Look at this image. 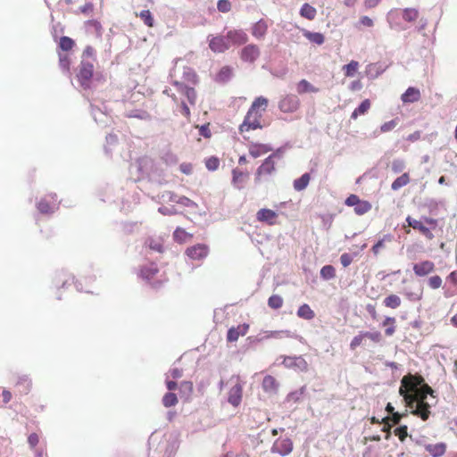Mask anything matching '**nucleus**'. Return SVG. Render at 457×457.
<instances>
[{"mask_svg": "<svg viewBox=\"0 0 457 457\" xmlns=\"http://www.w3.org/2000/svg\"><path fill=\"white\" fill-rule=\"evenodd\" d=\"M436 391L428 384H424L421 388L415 393H409L402 386L399 388V394L403 397L407 406L411 409V413L420 417L422 420H427L430 416V408L436 404V402L429 403L426 401L428 395L436 398Z\"/></svg>", "mask_w": 457, "mask_h": 457, "instance_id": "1", "label": "nucleus"}, {"mask_svg": "<svg viewBox=\"0 0 457 457\" xmlns=\"http://www.w3.org/2000/svg\"><path fill=\"white\" fill-rule=\"evenodd\" d=\"M256 217L258 220L272 225L275 223L277 213L270 209L262 208L257 212Z\"/></svg>", "mask_w": 457, "mask_h": 457, "instance_id": "21", "label": "nucleus"}, {"mask_svg": "<svg viewBox=\"0 0 457 457\" xmlns=\"http://www.w3.org/2000/svg\"><path fill=\"white\" fill-rule=\"evenodd\" d=\"M384 304L388 308L395 309L400 306L401 299L396 295H390L385 298Z\"/></svg>", "mask_w": 457, "mask_h": 457, "instance_id": "44", "label": "nucleus"}, {"mask_svg": "<svg viewBox=\"0 0 457 457\" xmlns=\"http://www.w3.org/2000/svg\"><path fill=\"white\" fill-rule=\"evenodd\" d=\"M281 333L286 334L287 337H294L295 338L298 339L301 343H303L304 339L303 337L295 335L292 336L290 331H265L263 334H259L256 337H247V340L250 343H259L263 341L264 339H268L270 337H278Z\"/></svg>", "mask_w": 457, "mask_h": 457, "instance_id": "6", "label": "nucleus"}, {"mask_svg": "<svg viewBox=\"0 0 457 457\" xmlns=\"http://www.w3.org/2000/svg\"><path fill=\"white\" fill-rule=\"evenodd\" d=\"M410 182V177L408 173H403L400 177L396 178L392 185L391 189L394 191H397L403 187L406 186Z\"/></svg>", "mask_w": 457, "mask_h": 457, "instance_id": "34", "label": "nucleus"}, {"mask_svg": "<svg viewBox=\"0 0 457 457\" xmlns=\"http://www.w3.org/2000/svg\"><path fill=\"white\" fill-rule=\"evenodd\" d=\"M356 255H357V253H353V254H350L347 253H343L340 256V262L343 265V267H345V268L348 267L352 263L353 257Z\"/></svg>", "mask_w": 457, "mask_h": 457, "instance_id": "60", "label": "nucleus"}, {"mask_svg": "<svg viewBox=\"0 0 457 457\" xmlns=\"http://www.w3.org/2000/svg\"><path fill=\"white\" fill-rule=\"evenodd\" d=\"M248 177V172H244L238 169H234L232 170V185L237 189H242L245 187V183Z\"/></svg>", "mask_w": 457, "mask_h": 457, "instance_id": "19", "label": "nucleus"}, {"mask_svg": "<svg viewBox=\"0 0 457 457\" xmlns=\"http://www.w3.org/2000/svg\"><path fill=\"white\" fill-rule=\"evenodd\" d=\"M31 382L27 376L19 378L16 383V388L21 395H27L30 390Z\"/></svg>", "mask_w": 457, "mask_h": 457, "instance_id": "31", "label": "nucleus"}, {"mask_svg": "<svg viewBox=\"0 0 457 457\" xmlns=\"http://www.w3.org/2000/svg\"><path fill=\"white\" fill-rule=\"evenodd\" d=\"M424 206L428 208L429 213L436 215L439 207H445V201L444 199L427 198Z\"/></svg>", "mask_w": 457, "mask_h": 457, "instance_id": "26", "label": "nucleus"}, {"mask_svg": "<svg viewBox=\"0 0 457 457\" xmlns=\"http://www.w3.org/2000/svg\"><path fill=\"white\" fill-rule=\"evenodd\" d=\"M419 17V11L415 8H405L403 10V19L408 22L414 21Z\"/></svg>", "mask_w": 457, "mask_h": 457, "instance_id": "41", "label": "nucleus"}, {"mask_svg": "<svg viewBox=\"0 0 457 457\" xmlns=\"http://www.w3.org/2000/svg\"><path fill=\"white\" fill-rule=\"evenodd\" d=\"M320 277L324 280H329L336 277V270L332 265H325L320 270Z\"/></svg>", "mask_w": 457, "mask_h": 457, "instance_id": "42", "label": "nucleus"}, {"mask_svg": "<svg viewBox=\"0 0 457 457\" xmlns=\"http://www.w3.org/2000/svg\"><path fill=\"white\" fill-rule=\"evenodd\" d=\"M232 77V70L228 66L222 67L219 73L216 76V80L218 82L226 83Z\"/></svg>", "mask_w": 457, "mask_h": 457, "instance_id": "36", "label": "nucleus"}, {"mask_svg": "<svg viewBox=\"0 0 457 457\" xmlns=\"http://www.w3.org/2000/svg\"><path fill=\"white\" fill-rule=\"evenodd\" d=\"M60 202L57 201L56 194H50L40 199L37 204V208L42 214L54 213L59 208Z\"/></svg>", "mask_w": 457, "mask_h": 457, "instance_id": "3", "label": "nucleus"}, {"mask_svg": "<svg viewBox=\"0 0 457 457\" xmlns=\"http://www.w3.org/2000/svg\"><path fill=\"white\" fill-rule=\"evenodd\" d=\"M394 13H395V12H394V11H390V12L387 13V21H388V22H389L390 28H391V29H396V30H398V31L405 29V28H404V27H403L401 24H399V23H397V22H394V21H393V19H394Z\"/></svg>", "mask_w": 457, "mask_h": 457, "instance_id": "61", "label": "nucleus"}, {"mask_svg": "<svg viewBox=\"0 0 457 457\" xmlns=\"http://www.w3.org/2000/svg\"><path fill=\"white\" fill-rule=\"evenodd\" d=\"M209 247L204 244H196L186 250V254L192 260H203L207 257Z\"/></svg>", "mask_w": 457, "mask_h": 457, "instance_id": "10", "label": "nucleus"}, {"mask_svg": "<svg viewBox=\"0 0 457 457\" xmlns=\"http://www.w3.org/2000/svg\"><path fill=\"white\" fill-rule=\"evenodd\" d=\"M71 278V280H74V277L66 274L64 271H62L56 275L55 280L56 284L62 283V287H65L68 285H70L69 280Z\"/></svg>", "mask_w": 457, "mask_h": 457, "instance_id": "49", "label": "nucleus"}, {"mask_svg": "<svg viewBox=\"0 0 457 457\" xmlns=\"http://www.w3.org/2000/svg\"><path fill=\"white\" fill-rule=\"evenodd\" d=\"M276 168H275V162H274V160L268 156L264 161L262 163L261 166H259V168L257 169L256 170V178L255 179L258 180L259 179V177L261 175H270L271 173H273L275 171Z\"/></svg>", "mask_w": 457, "mask_h": 457, "instance_id": "17", "label": "nucleus"}, {"mask_svg": "<svg viewBox=\"0 0 457 457\" xmlns=\"http://www.w3.org/2000/svg\"><path fill=\"white\" fill-rule=\"evenodd\" d=\"M364 335H365L364 331H361V332H359L358 335H356L352 339V341L350 343L351 350H355L358 346H360L363 343V340L366 338V337Z\"/></svg>", "mask_w": 457, "mask_h": 457, "instance_id": "52", "label": "nucleus"}, {"mask_svg": "<svg viewBox=\"0 0 457 457\" xmlns=\"http://www.w3.org/2000/svg\"><path fill=\"white\" fill-rule=\"evenodd\" d=\"M297 316L303 320H311L315 317V313L307 303H303L298 308Z\"/></svg>", "mask_w": 457, "mask_h": 457, "instance_id": "32", "label": "nucleus"}, {"mask_svg": "<svg viewBox=\"0 0 457 457\" xmlns=\"http://www.w3.org/2000/svg\"><path fill=\"white\" fill-rule=\"evenodd\" d=\"M406 415H407V412L402 414L398 411H395V412H393L392 414H390L389 418L388 417L384 418L383 420L384 421L390 420L392 422L391 426H395V425L399 424L401 421V419Z\"/></svg>", "mask_w": 457, "mask_h": 457, "instance_id": "56", "label": "nucleus"}, {"mask_svg": "<svg viewBox=\"0 0 457 457\" xmlns=\"http://www.w3.org/2000/svg\"><path fill=\"white\" fill-rule=\"evenodd\" d=\"M243 386L240 383H237L228 392V402L234 407L240 405L242 402Z\"/></svg>", "mask_w": 457, "mask_h": 457, "instance_id": "14", "label": "nucleus"}, {"mask_svg": "<svg viewBox=\"0 0 457 457\" xmlns=\"http://www.w3.org/2000/svg\"><path fill=\"white\" fill-rule=\"evenodd\" d=\"M364 334L366 338H369L375 343H379L382 340V335L379 331H364Z\"/></svg>", "mask_w": 457, "mask_h": 457, "instance_id": "62", "label": "nucleus"}, {"mask_svg": "<svg viewBox=\"0 0 457 457\" xmlns=\"http://www.w3.org/2000/svg\"><path fill=\"white\" fill-rule=\"evenodd\" d=\"M178 204L189 208L197 207V204L187 196H179L178 198Z\"/></svg>", "mask_w": 457, "mask_h": 457, "instance_id": "58", "label": "nucleus"}, {"mask_svg": "<svg viewBox=\"0 0 457 457\" xmlns=\"http://www.w3.org/2000/svg\"><path fill=\"white\" fill-rule=\"evenodd\" d=\"M311 180V176L309 173H303L300 178L296 179L293 182L294 189L297 192L304 190Z\"/></svg>", "mask_w": 457, "mask_h": 457, "instance_id": "28", "label": "nucleus"}, {"mask_svg": "<svg viewBox=\"0 0 457 457\" xmlns=\"http://www.w3.org/2000/svg\"><path fill=\"white\" fill-rule=\"evenodd\" d=\"M267 105H268V99L265 98L264 96H259V97L255 98V100L253 102L249 110H251L253 112H258L257 108H260L262 106L265 109V107Z\"/></svg>", "mask_w": 457, "mask_h": 457, "instance_id": "50", "label": "nucleus"}, {"mask_svg": "<svg viewBox=\"0 0 457 457\" xmlns=\"http://www.w3.org/2000/svg\"><path fill=\"white\" fill-rule=\"evenodd\" d=\"M428 285L433 289H437L442 285V278L438 275L432 276L428 278Z\"/></svg>", "mask_w": 457, "mask_h": 457, "instance_id": "63", "label": "nucleus"}, {"mask_svg": "<svg viewBox=\"0 0 457 457\" xmlns=\"http://www.w3.org/2000/svg\"><path fill=\"white\" fill-rule=\"evenodd\" d=\"M370 107V101L369 99L363 100L357 108L351 114L352 119H356L359 115H362L368 112Z\"/></svg>", "mask_w": 457, "mask_h": 457, "instance_id": "35", "label": "nucleus"}, {"mask_svg": "<svg viewBox=\"0 0 457 457\" xmlns=\"http://www.w3.org/2000/svg\"><path fill=\"white\" fill-rule=\"evenodd\" d=\"M270 151H273V148L270 145L266 144L251 143L249 146V154L253 158H257Z\"/></svg>", "mask_w": 457, "mask_h": 457, "instance_id": "20", "label": "nucleus"}, {"mask_svg": "<svg viewBox=\"0 0 457 457\" xmlns=\"http://www.w3.org/2000/svg\"><path fill=\"white\" fill-rule=\"evenodd\" d=\"M405 168V162L401 159H395L391 164V170L394 173H401Z\"/></svg>", "mask_w": 457, "mask_h": 457, "instance_id": "55", "label": "nucleus"}, {"mask_svg": "<svg viewBox=\"0 0 457 457\" xmlns=\"http://www.w3.org/2000/svg\"><path fill=\"white\" fill-rule=\"evenodd\" d=\"M268 30V25L262 19L255 22L252 27V35L257 38L262 39L265 37Z\"/></svg>", "mask_w": 457, "mask_h": 457, "instance_id": "22", "label": "nucleus"}, {"mask_svg": "<svg viewBox=\"0 0 457 457\" xmlns=\"http://www.w3.org/2000/svg\"><path fill=\"white\" fill-rule=\"evenodd\" d=\"M249 328V325L246 323L238 325L237 328L232 327L228 330L227 340L228 342H236L239 336H245Z\"/></svg>", "mask_w": 457, "mask_h": 457, "instance_id": "16", "label": "nucleus"}, {"mask_svg": "<svg viewBox=\"0 0 457 457\" xmlns=\"http://www.w3.org/2000/svg\"><path fill=\"white\" fill-rule=\"evenodd\" d=\"M303 35L310 42L319 45V46L322 45L325 41L324 35L320 32H312L307 29H303Z\"/></svg>", "mask_w": 457, "mask_h": 457, "instance_id": "29", "label": "nucleus"}, {"mask_svg": "<svg viewBox=\"0 0 457 457\" xmlns=\"http://www.w3.org/2000/svg\"><path fill=\"white\" fill-rule=\"evenodd\" d=\"M183 78L185 80L191 82L192 84L197 83V75L195 71L191 68H186L184 70Z\"/></svg>", "mask_w": 457, "mask_h": 457, "instance_id": "51", "label": "nucleus"}, {"mask_svg": "<svg viewBox=\"0 0 457 457\" xmlns=\"http://www.w3.org/2000/svg\"><path fill=\"white\" fill-rule=\"evenodd\" d=\"M359 63L356 61H351L349 63L345 64L343 67V70L345 71V75L346 77H353L357 69H358Z\"/></svg>", "mask_w": 457, "mask_h": 457, "instance_id": "48", "label": "nucleus"}, {"mask_svg": "<svg viewBox=\"0 0 457 457\" xmlns=\"http://www.w3.org/2000/svg\"><path fill=\"white\" fill-rule=\"evenodd\" d=\"M260 54L259 47L254 44H249L241 50L240 58L245 62L253 63L259 58Z\"/></svg>", "mask_w": 457, "mask_h": 457, "instance_id": "9", "label": "nucleus"}, {"mask_svg": "<svg viewBox=\"0 0 457 457\" xmlns=\"http://www.w3.org/2000/svg\"><path fill=\"white\" fill-rule=\"evenodd\" d=\"M282 304H283V299L278 295H272L268 299V305L271 309H274V310L279 309L282 306Z\"/></svg>", "mask_w": 457, "mask_h": 457, "instance_id": "47", "label": "nucleus"}, {"mask_svg": "<svg viewBox=\"0 0 457 457\" xmlns=\"http://www.w3.org/2000/svg\"><path fill=\"white\" fill-rule=\"evenodd\" d=\"M425 450L432 457H442L446 451V445L445 443L428 444L425 445Z\"/></svg>", "mask_w": 457, "mask_h": 457, "instance_id": "24", "label": "nucleus"}, {"mask_svg": "<svg viewBox=\"0 0 457 457\" xmlns=\"http://www.w3.org/2000/svg\"><path fill=\"white\" fill-rule=\"evenodd\" d=\"M305 389V386H302L299 390L289 393L287 396V401L297 403L301 399Z\"/></svg>", "mask_w": 457, "mask_h": 457, "instance_id": "54", "label": "nucleus"}, {"mask_svg": "<svg viewBox=\"0 0 457 457\" xmlns=\"http://www.w3.org/2000/svg\"><path fill=\"white\" fill-rule=\"evenodd\" d=\"M290 145L289 144H286L285 145L283 146H280L278 148H277L275 151H273V153L271 154H270L269 156L271 157L272 159L274 158H282L283 154H285L286 150L287 148H289Z\"/></svg>", "mask_w": 457, "mask_h": 457, "instance_id": "64", "label": "nucleus"}, {"mask_svg": "<svg viewBox=\"0 0 457 457\" xmlns=\"http://www.w3.org/2000/svg\"><path fill=\"white\" fill-rule=\"evenodd\" d=\"M209 47L214 53H223L230 47L227 34L225 36L212 37L209 40Z\"/></svg>", "mask_w": 457, "mask_h": 457, "instance_id": "8", "label": "nucleus"}, {"mask_svg": "<svg viewBox=\"0 0 457 457\" xmlns=\"http://www.w3.org/2000/svg\"><path fill=\"white\" fill-rule=\"evenodd\" d=\"M420 98V92L418 88L410 87L406 89V91L402 95L401 100L403 103H415L419 101Z\"/></svg>", "mask_w": 457, "mask_h": 457, "instance_id": "25", "label": "nucleus"}, {"mask_svg": "<svg viewBox=\"0 0 457 457\" xmlns=\"http://www.w3.org/2000/svg\"><path fill=\"white\" fill-rule=\"evenodd\" d=\"M91 114L96 123H105L107 116L100 108L91 104Z\"/></svg>", "mask_w": 457, "mask_h": 457, "instance_id": "39", "label": "nucleus"}, {"mask_svg": "<svg viewBox=\"0 0 457 457\" xmlns=\"http://www.w3.org/2000/svg\"><path fill=\"white\" fill-rule=\"evenodd\" d=\"M217 9L220 12H228L231 9V3L228 0H219Z\"/></svg>", "mask_w": 457, "mask_h": 457, "instance_id": "59", "label": "nucleus"}, {"mask_svg": "<svg viewBox=\"0 0 457 457\" xmlns=\"http://www.w3.org/2000/svg\"><path fill=\"white\" fill-rule=\"evenodd\" d=\"M283 364L288 369L299 371H306L308 369V363L303 356H285Z\"/></svg>", "mask_w": 457, "mask_h": 457, "instance_id": "7", "label": "nucleus"}, {"mask_svg": "<svg viewBox=\"0 0 457 457\" xmlns=\"http://www.w3.org/2000/svg\"><path fill=\"white\" fill-rule=\"evenodd\" d=\"M296 90L298 94H305V93H317L319 92V88L312 86L308 80L301 79L296 87Z\"/></svg>", "mask_w": 457, "mask_h": 457, "instance_id": "30", "label": "nucleus"}, {"mask_svg": "<svg viewBox=\"0 0 457 457\" xmlns=\"http://www.w3.org/2000/svg\"><path fill=\"white\" fill-rule=\"evenodd\" d=\"M159 270L157 265L154 263H150L149 265H145L140 270V277L143 279L150 281L157 273Z\"/></svg>", "mask_w": 457, "mask_h": 457, "instance_id": "27", "label": "nucleus"}, {"mask_svg": "<svg viewBox=\"0 0 457 457\" xmlns=\"http://www.w3.org/2000/svg\"><path fill=\"white\" fill-rule=\"evenodd\" d=\"M220 160L215 156H211L205 160V166L208 170L214 171L219 168Z\"/></svg>", "mask_w": 457, "mask_h": 457, "instance_id": "53", "label": "nucleus"}, {"mask_svg": "<svg viewBox=\"0 0 457 457\" xmlns=\"http://www.w3.org/2000/svg\"><path fill=\"white\" fill-rule=\"evenodd\" d=\"M174 85L178 90L185 95L190 104L194 105L196 101V92L194 87H188L182 82L176 81Z\"/></svg>", "mask_w": 457, "mask_h": 457, "instance_id": "18", "label": "nucleus"}, {"mask_svg": "<svg viewBox=\"0 0 457 457\" xmlns=\"http://www.w3.org/2000/svg\"><path fill=\"white\" fill-rule=\"evenodd\" d=\"M435 270V264L431 261H423L413 265V271L419 277H424Z\"/></svg>", "mask_w": 457, "mask_h": 457, "instance_id": "15", "label": "nucleus"}, {"mask_svg": "<svg viewBox=\"0 0 457 457\" xmlns=\"http://www.w3.org/2000/svg\"><path fill=\"white\" fill-rule=\"evenodd\" d=\"M261 117H262V113L257 112L254 118L253 119V120L250 123L246 124V122H242V124L239 126V129H238L239 132L241 134H243L245 132H248L251 129H262V125L261 124V121H260Z\"/></svg>", "mask_w": 457, "mask_h": 457, "instance_id": "23", "label": "nucleus"}, {"mask_svg": "<svg viewBox=\"0 0 457 457\" xmlns=\"http://www.w3.org/2000/svg\"><path fill=\"white\" fill-rule=\"evenodd\" d=\"M406 222L408 226L413 229L419 230L427 239L432 240L435 236L431 232L430 228L427 227L422 220H418L411 216H407Z\"/></svg>", "mask_w": 457, "mask_h": 457, "instance_id": "11", "label": "nucleus"}, {"mask_svg": "<svg viewBox=\"0 0 457 457\" xmlns=\"http://www.w3.org/2000/svg\"><path fill=\"white\" fill-rule=\"evenodd\" d=\"M294 449L293 442L290 438L277 439L272 447L271 453H278L280 456H287L292 453Z\"/></svg>", "mask_w": 457, "mask_h": 457, "instance_id": "5", "label": "nucleus"}, {"mask_svg": "<svg viewBox=\"0 0 457 457\" xmlns=\"http://www.w3.org/2000/svg\"><path fill=\"white\" fill-rule=\"evenodd\" d=\"M162 402L165 407L169 408L175 406L179 401L176 394L168 392L163 395Z\"/></svg>", "mask_w": 457, "mask_h": 457, "instance_id": "40", "label": "nucleus"}, {"mask_svg": "<svg viewBox=\"0 0 457 457\" xmlns=\"http://www.w3.org/2000/svg\"><path fill=\"white\" fill-rule=\"evenodd\" d=\"M71 60L67 54L59 53V66L62 71L67 74H70Z\"/></svg>", "mask_w": 457, "mask_h": 457, "instance_id": "43", "label": "nucleus"}, {"mask_svg": "<svg viewBox=\"0 0 457 457\" xmlns=\"http://www.w3.org/2000/svg\"><path fill=\"white\" fill-rule=\"evenodd\" d=\"M299 105L300 100L298 96L293 94L287 95L278 103L279 110L286 113L295 112Z\"/></svg>", "mask_w": 457, "mask_h": 457, "instance_id": "4", "label": "nucleus"}, {"mask_svg": "<svg viewBox=\"0 0 457 457\" xmlns=\"http://www.w3.org/2000/svg\"><path fill=\"white\" fill-rule=\"evenodd\" d=\"M74 40L69 37H66V36H62L61 38H60V42H59V47L62 50V51H69L71 50L73 46H74Z\"/></svg>", "mask_w": 457, "mask_h": 457, "instance_id": "46", "label": "nucleus"}, {"mask_svg": "<svg viewBox=\"0 0 457 457\" xmlns=\"http://www.w3.org/2000/svg\"><path fill=\"white\" fill-rule=\"evenodd\" d=\"M277 381L276 379L270 375L264 377L262 380V388L265 392H271L277 388Z\"/></svg>", "mask_w": 457, "mask_h": 457, "instance_id": "38", "label": "nucleus"}, {"mask_svg": "<svg viewBox=\"0 0 457 457\" xmlns=\"http://www.w3.org/2000/svg\"><path fill=\"white\" fill-rule=\"evenodd\" d=\"M372 206L369 201L361 200L354 206V212L357 215H363L371 210Z\"/></svg>", "mask_w": 457, "mask_h": 457, "instance_id": "37", "label": "nucleus"}, {"mask_svg": "<svg viewBox=\"0 0 457 457\" xmlns=\"http://www.w3.org/2000/svg\"><path fill=\"white\" fill-rule=\"evenodd\" d=\"M228 42L231 46L244 45L248 40L247 34L242 29H231L227 32Z\"/></svg>", "mask_w": 457, "mask_h": 457, "instance_id": "13", "label": "nucleus"}, {"mask_svg": "<svg viewBox=\"0 0 457 457\" xmlns=\"http://www.w3.org/2000/svg\"><path fill=\"white\" fill-rule=\"evenodd\" d=\"M137 15L140 17V19L144 21V23L147 27L154 26V20L153 15L149 10H142Z\"/></svg>", "mask_w": 457, "mask_h": 457, "instance_id": "45", "label": "nucleus"}, {"mask_svg": "<svg viewBox=\"0 0 457 457\" xmlns=\"http://www.w3.org/2000/svg\"><path fill=\"white\" fill-rule=\"evenodd\" d=\"M316 14V9L309 4H303L300 9V15L309 21L314 20Z\"/></svg>", "mask_w": 457, "mask_h": 457, "instance_id": "33", "label": "nucleus"}, {"mask_svg": "<svg viewBox=\"0 0 457 457\" xmlns=\"http://www.w3.org/2000/svg\"><path fill=\"white\" fill-rule=\"evenodd\" d=\"M394 433L402 442H403L408 436V427L406 425H401L395 429Z\"/></svg>", "mask_w": 457, "mask_h": 457, "instance_id": "57", "label": "nucleus"}, {"mask_svg": "<svg viewBox=\"0 0 457 457\" xmlns=\"http://www.w3.org/2000/svg\"><path fill=\"white\" fill-rule=\"evenodd\" d=\"M93 72V63L89 61L81 60L76 78L79 87L84 90H87L91 87Z\"/></svg>", "mask_w": 457, "mask_h": 457, "instance_id": "2", "label": "nucleus"}, {"mask_svg": "<svg viewBox=\"0 0 457 457\" xmlns=\"http://www.w3.org/2000/svg\"><path fill=\"white\" fill-rule=\"evenodd\" d=\"M387 67V65L380 62L370 63L366 66L365 74L369 79L373 80L383 74Z\"/></svg>", "mask_w": 457, "mask_h": 457, "instance_id": "12", "label": "nucleus"}]
</instances>
